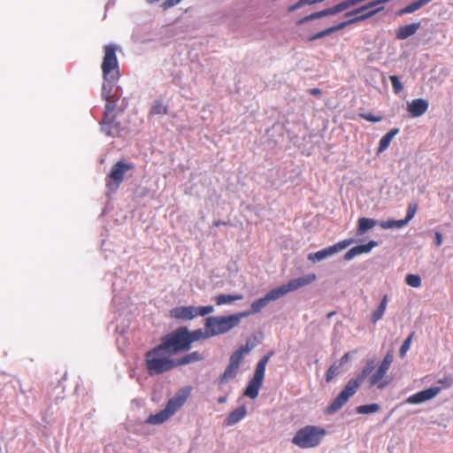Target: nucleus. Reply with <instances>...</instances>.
<instances>
[{
  "mask_svg": "<svg viewBox=\"0 0 453 453\" xmlns=\"http://www.w3.org/2000/svg\"><path fill=\"white\" fill-rule=\"evenodd\" d=\"M375 368V360L370 359L367 360L365 366L363 367L360 373H358L355 378H352L351 380L353 381L357 382V385L360 387L362 383L365 381V380L367 378L368 375L372 373V372Z\"/></svg>",
  "mask_w": 453,
  "mask_h": 453,
  "instance_id": "5701e85b",
  "label": "nucleus"
},
{
  "mask_svg": "<svg viewBox=\"0 0 453 453\" xmlns=\"http://www.w3.org/2000/svg\"><path fill=\"white\" fill-rule=\"evenodd\" d=\"M371 9V6H369V3H367L365 5H362L355 10H352L350 12H349V14L348 15H357V14H363L364 12L367 11Z\"/></svg>",
  "mask_w": 453,
  "mask_h": 453,
  "instance_id": "8fccbe9b",
  "label": "nucleus"
},
{
  "mask_svg": "<svg viewBox=\"0 0 453 453\" xmlns=\"http://www.w3.org/2000/svg\"><path fill=\"white\" fill-rule=\"evenodd\" d=\"M440 391H441L440 387L429 388L427 389L419 391L412 395H410L406 399V403H411V404H418V403H425V402L435 397L440 393Z\"/></svg>",
  "mask_w": 453,
  "mask_h": 453,
  "instance_id": "f8f14e48",
  "label": "nucleus"
},
{
  "mask_svg": "<svg viewBox=\"0 0 453 453\" xmlns=\"http://www.w3.org/2000/svg\"><path fill=\"white\" fill-rule=\"evenodd\" d=\"M417 211H418L417 203H410L408 205L406 216L403 219L405 222V225H407L414 218Z\"/></svg>",
  "mask_w": 453,
  "mask_h": 453,
  "instance_id": "58836bf2",
  "label": "nucleus"
},
{
  "mask_svg": "<svg viewBox=\"0 0 453 453\" xmlns=\"http://www.w3.org/2000/svg\"><path fill=\"white\" fill-rule=\"evenodd\" d=\"M428 3H430L428 0H417V1H414V2L407 4L405 7H403V8L400 9L399 11H397L396 15L401 17V16H403V15H406V14L413 13L416 11H418V10L421 9L422 7H424Z\"/></svg>",
  "mask_w": 453,
  "mask_h": 453,
  "instance_id": "b1692460",
  "label": "nucleus"
},
{
  "mask_svg": "<svg viewBox=\"0 0 453 453\" xmlns=\"http://www.w3.org/2000/svg\"><path fill=\"white\" fill-rule=\"evenodd\" d=\"M243 355L244 354L238 349L230 356L229 364L239 368L243 358Z\"/></svg>",
  "mask_w": 453,
  "mask_h": 453,
  "instance_id": "e433bc0d",
  "label": "nucleus"
},
{
  "mask_svg": "<svg viewBox=\"0 0 453 453\" xmlns=\"http://www.w3.org/2000/svg\"><path fill=\"white\" fill-rule=\"evenodd\" d=\"M387 372L386 369L379 366L377 371L369 378L370 386H377L380 389L384 388L388 384V380H384Z\"/></svg>",
  "mask_w": 453,
  "mask_h": 453,
  "instance_id": "a211bd4d",
  "label": "nucleus"
},
{
  "mask_svg": "<svg viewBox=\"0 0 453 453\" xmlns=\"http://www.w3.org/2000/svg\"><path fill=\"white\" fill-rule=\"evenodd\" d=\"M389 79H390L394 92L395 94H399L400 92H402L403 86V83L401 82L400 79L398 78V76L391 75L389 77Z\"/></svg>",
  "mask_w": 453,
  "mask_h": 453,
  "instance_id": "79ce46f5",
  "label": "nucleus"
},
{
  "mask_svg": "<svg viewBox=\"0 0 453 453\" xmlns=\"http://www.w3.org/2000/svg\"><path fill=\"white\" fill-rule=\"evenodd\" d=\"M387 372L386 369L379 366L377 371L369 378L370 386H377L380 389L384 388L388 384V380H384Z\"/></svg>",
  "mask_w": 453,
  "mask_h": 453,
  "instance_id": "aec40b11",
  "label": "nucleus"
},
{
  "mask_svg": "<svg viewBox=\"0 0 453 453\" xmlns=\"http://www.w3.org/2000/svg\"><path fill=\"white\" fill-rule=\"evenodd\" d=\"M309 21H311V20L310 15H307V16L303 17V19H299L297 21V25H303V24L307 23Z\"/></svg>",
  "mask_w": 453,
  "mask_h": 453,
  "instance_id": "052dcab7",
  "label": "nucleus"
},
{
  "mask_svg": "<svg viewBox=\"0 0 453 453\" xmlns=\"http://www.w3.org/2000/svg\"><path fill=\"white\" fill-rule=\"evenodd\" d=\"M241 299H242V295L221 294V295H218L214 297V301H215L216 304L219 306L227 304V303H230L232 302L238 301Z\"/></svg>",
  "mask_w": 453,
  "mask_h": 453,
  "instance_id": "c756f323",
  "label": "nucleus"
},
{
  "mask_svg": "<svg viewBox=\"0 0 453 453\" xmlns=\"http://www.w3.org/2000/svg\"><path fill=\"white\" fill-rule=\"evenodd\" d=\"M380 410V406L378 403L360 405L356 409L358 414H372L379 411Z\"/></svg>",
  "mask_w": 453,
  "mask_h": 453,
  "instance_id": "f704fd0d",
  "label": "nucleus"
},
{
  "mask_svg": "<svg viewBox=\"0 0 453 453\" xmlns=\"http://www.w3.org/2000/svg\"><path fill=\"white\" fill-rule=\"evenodd\" d=\"M348 14H349V12H346V13L344 14V16H345V17H347V18H350V19H351V17H352V18H353V17H355V15H348Z\"/></svg>",
  "mask_w": 453,
  "mask_h": 453,
  "instance_id": "774afa93",
  "label": "nucleus"
},
{
  "mask_svg": "<svg viewBox=\"0 0 453 453\" xmlns=\"http://www.w3.org/2000/svg\"><path fill=\"white\" fill-rule=\"evenodd\" d=\"M354 242H355V240L352 238L345 239V240L341 241L332 246H329L323 250H320L317 252L310 253L308 255V260H310L313 263L319 262V261L326 259V258L338 253L339 251L346 249L350 244H352Z\"/></svg>",
  "mask_w": 453,
  "mask_h": 453,
  "instance_id": "6e6552de",
  "label": "nucleus"
},
{
  "mask_svg": "<svg viewBox=\"0 0 453 453\" xmlns=\"http://www.w3.org/2000/svg\"><path fill=\"white\" fill-rule=\"evenodd\" d=\"M349 358L350 353L347 352L341 357V359L338 361V364L341 365V366H342L345 363H347L349 360Z\"/></svg>",
  "mask_w": 453,
  "mask_h": 453,
  "instance_id": "4d7b16f0",
  "label": "nucleus"
},
{
  "mask_svg": "<svg viewBox=\"0 0 453 453\" xmlns=\"http://www.w3.org/2000/svg\"><path fill=\"white\" fill-rule=\"evenodd\" d=\"M321 14H322V18L323 17H326V16H329V15H332L329 8H326V9H324L321 11Z\"/></svg>",
  "mask_w": 453,
  "mask_h": 453,
  "instance_id": "680f3d73",
  "label": "nucleus"
},
{
  "mask_svg": "<svg viewBox=\"0 0 453 453\" xmlns=\"http://www.w3.org/2000/svg\"><path fill=\"white\" fill-rule=\"evenodd\" d=\"M304 1H305V4H309V5L318 4L317 0H304Z\"/></svg>",
  "mask_w": 453,
  "mask_h": 453,
  "instance_id": "0e129e2a",
  "label": "nucleus"
},
{
  "mask_svg": "<svg viewBox=\"0 0 453 453\" xmlns=\"http://www.w3.org/2000/svg\"><path fill=\"white\" fill-rule=\"evenodd\" d=\"M377 225L380 226V221H378V220H376L374 219L360 218L358 219L357 234V235H363L368 230H370L371 228L374 227Z\"/></svg>",
  "mask_w": 453,
  "mask_h": 453,
  "instance_id": "393cba45",
  "label": "nucleus"
},
{
  "mask_svg": "<svg viewBox=\"0 0 453 453\" xmlns=\"http://www.w3.org/2000/svg\"><path fill=\"white\" fill-rule=\"evenodd\" d=\"M171 417L168 415L167 411L163 409L159 412L156 414L150 415L146 419L147 424L150 425H159L169 419Z\"/></svg>",
  "mask_w": 453,
  "mask_h": 453,
  "instance_id": "bb28decb",
  "label": "nucleus"
},
{
  "mask_svg": "<svg viewBox=\"0 0 453 453\" xmlns=\"http://www.w3.org/2000/svg\"><path fill=\"white\" fill-rule=\"evenodd\" d=\"M394 361V354L393 352L390 350L388 351L386 356L384 357L382 362L380 363V366L382 367L383 369H386L387 371H388L391 364L393 363Z\"/></svg>",
  "mask_w": 453,
  "mask_h": 453,
  "instance_id": "49530a36",
  "label": "nucleus"
},
{
  "mask_svg": "<svg viewBox=\"0 0 453 453\" xmlns=\"http://www.w3.org/2000/svg\"><path fill=\"white\" fill-rule=\"evenodd\" d=\"M101 130L108 136H121L124 127L121 123L117 120L116 115L111 114L108 118L104 116L100 121Z\"/></svg>",
  "mask_w": 453,
  "mask_h": 453,
  "instance_id": "9d476101",
  "label": "nucleus"
},
{
  "mask_svg": "<svg viewBox=\"0 0 453 453\" xmlns=\"http://www.w3.org/2000/svg\"><path fill=\"white\" fill-rule=\"evenodd\" d=\"M117 47L114 44H108L104 47V58L101 65L103 73L102 97L106 101L104 116L108 118L115 114L119 88H115L120 77L119 61L116 55Z\"/></svg>",
  "mask_w": 453,
  "mask_h": 453,
  "instance_id": "f03ea898",
  "label": "nucleus"
},
{
  "mask_svg": "<svg viewBox=\"0 0 453 453\" xmlns=\"http://www.w3.org/2000/svg\"><path fill=\"white\" fill-rule=\"evenodd\" d=\"M304 5H306L304 0H298L295 4L289 6L288 10L289 12H293Z\"/></svg>",
  "mask_w": 453,
  "mask_h": 453,
  "instance_id": "603ef678",
  "label": "nucleus"
},
{
  "mask_svg": "<svg viewBox=\"0 0 453 453\" xmlns=\"http://www.w3.org/2000/svg\"><path fill=\"white\" fill-rule=\"evenodd\" d=\"M325 434L326 431L322 427L305 426L296 432L292 443L301 449L314 448L320 444Z\"/></svg>",
  "mask_w": 453,
  "mask_h": 453,
  "instance_id": "39448f33",
  "label": "nucleus"
},
{
  "mask_svg": "<svg viewBox=\"0 0 453 453\" xmlns=\"http://www.w3.org/2000/svg\"><path fill=\"white\" fill-rule=\"evenodd\" d=\"M339 13L350 8L347 0L336 4Z\"/></svg>",
  "mask_w": 453,
  "mask_h": 453,
  "instance_id": "5fc2aeb1",
  "label": "nucleus"
},
{
  "mask_svg": "<svg viewBox=\"0 0 453 453\" xmlns=\"http://www.w3.org/2000/svg\"><path fill=\"white\" fill-rule=\"evenodd\" d=\"M385 9L384 6L377 7L375 9L370 10L365 13L362 14L363 20H366L368 19H371L372 17L375 16L379 12H382Z\"/></svg>",
  "mask_w": 453,
  "mask_h": 453,
  "instance_id": "09e8293b",
  "label": "nucleus"
},
{
  "mask_svg": "<svg viewBox=\"0 0 453 453\" xmlns=\"http://www.w3.org/2000/svg\"><path fill=\"white\" fill-rule=\"evenodd\" d=\"M232 329L233 326L227 316H211L204 320V329L191 331L187 326H180L167 334L181 353L188 351L195 342L225 334Z\"/></svg>",
  "mask_w": 453,
  "mask_h": 453,
  "instance_id": "f257e3e1",
  "label": "nucleus"
},
{
  "mask_svg": "<svg viewBox=\"0 0 453 453\" xmlns=\"http://www.w3.org/2000/svg\"><path fill=\"white\" fill-rule=\"evenodd\" d=\"M341 365L334 363L332 365L326 372V380L330 382L335 376L340 373Z\"/></svg>",
  "mask_w": 453,
  "mask_h": 453,
  "instance_id": "c9c22d12",
  "label": "nucleus"
},
{
  "mask_svg": "<svg viewBox=\"0 0 453 453\" xmlns=\"http://www.w3.org/2000/svg\"><path fill=\"white\" fill-rule=\"evenodd\" d=\"M134 165L132 163L121 160L115 163L109 174L105 177V187L107 188L106 195L110 196L111 193H115L124 180L125 174L127 172L134 170Z\"/></svg>",
  "mask_w": 453,
  "mask_h": 453,
  "instance_id": "423d86ee",
  "label": "nucleus"
},
{
  "mask_svg": "<svg viewBox=\"0 0 453 453\" xmlns=\"http://www.w3.org/2000/svg\"><path fill=\"white\" fill-rule=\"evenodd\" d=\"M359 386L357 382L353 381L351 379L347 382L343 389L337 395V396L333 400V402L326 408L325 413L327 415H332L341 410L349 399L353 396Z\"/></svg>",
  "mask_w": 453,
  "mask_h": 453,
  "instance_id": "0eeeda50",
  "label": "nucleus"
},
{
  "mask_svg": "<svg viewBox=\"0 0 453 453\" xmlns=\"http://www.w3.org/2000/svg\"><path fill=\"white\" fill-rule=\"evenodd\" d=\"M158 1L159 0H147V3L151 4H154V3L158 2Z\"/></svg>",
  "mask_w": 453,
  "mask_h": 453,
  "instance_id": "338daca9",
  "label": "nucleus"
},
{
  "mask_svg": "<svg viewBox=\"0 0 453 453\" xmlns=\"http://www.w3.org/2000/svg\"><path fill=\"white\" fill-rule=\"evenodd\" d=\"M339 30H342V28H341V27H339V24H337L335 26L328 27V28H326L325 30H322V31H320V32H319V33L310 36L308 38V41L312 42V41H315L317 39L323 38V37L330 35L334 32H336V31H339Z\"/></svg>",
  "mask_w": 453,
  "mask_h": 453,
  "instance_id": "473e14b6",
  "label": "nucleus"
},
{
  "mask_svg": "<svg viewBox=\"0 0 453 453\" xmlns=\"http://www.w3.org/2000/svg\"><path fill=\"white\" fill-rule=\"evenodd\" d=\"M315 280H316V275L314 273H309V274L303 275L302 277L290 280L287 284L278 287V289H279L281 296H284L291 291H295V290L299 289L300 288L310 285Z\"/></svg>",
  "mask_w": 453,
  "mask_h": 453,
  "instance_id": "1a4fd4ad",
  "label": "nucleus"
},
{
  "mask_svg": "<svg viewBox=\"0 0 453 453\" xmlns=\"http://www.w3.org/2000/svg\"><path fill=\"white\" fill-rule=\"evenodd\" d=\"M405 282L413 288H419L421 286V278L416 274H408L405 278Z\"/></svg>",
  "mask_w": 453,
  "mask_h": 453,
  "instance_id": "4c0bfd02",
  "label": "nucleus"
},
{
  "mask_svg": "<svg viewBox=\"0 0 453 453\" xmlns=\"http://www.w3.org/2000/svg\"><path fill=\"white\" fill-rule=\"evenodd\" d=\"M329 10H330L332 15L339 13L336 4L332 7H329Z\"/></svg>",
  "mask_w": 453,
  "mask_h": 453,
  "instance_id": "e2e57ef3",
  "label": "nucleus"
},
{
  "mask_svg": "<svg viewBox=\"0 0 453 453\" xmlns=\"http://www.w3.org/2000/svg\"><path fill=\"white\" fill-rule=\"evenodd\" d=\"M204 359V356L199 351L190 352L180 358L175 359L176 367L183 366L186 365H189L192 363L203 361Z\"/></svg>",
  "mask_w": 453,
  "mask_h": 453,
  "instance_id": "4be33fe9",
  "label": "nucleus"
},
{
  "mask_svg": "<svg viewBox=\"0 0 453 453\" xmlns=\"http://www.w3.org/2000/svg\"><path fill=\"white\" fill-rule=\"evenodd\" d=\"M265 376L254 372L253 377L249 381L245 390H244V395L251 398L256 399L259 394V389L263 385Z\"/></svg>",
  "mask_w": 453,
  "mask_h": 453,
  "instance_id": "4468645a",
  "label": "nucleus"
},
{
  "mask_svg": "<svg viewBox=\"0 0 453 453\" xmlns=\"http://www.w3.org/2000/svg\"><path fill=\"white\" fill-rule=\"evenodd\" d=\"M309 94L312 96H319L321 94V90L319 88H313L308 90Z\"/></svg>",
  "mask_w": 453,
  "mask_h": 453,
  "instance_id": "13d9d810",
  "label": "nucleus"
},
{
  "mask_svg": "<svg viewBox=\"0 0 453 453\" xmlns=\"http://www.w3.org/2000/svg\"><path fill=\"white\" fill-rule=\"evenodd\" d=\"M387 304H388V296L385 295L382 297L380 305L377 307V309L373 311V313L372 315V321L373 323H376L380 319H382V317L384 315V312H385V310L387 308Z\"/></svg>",
  "mask_w": 453,
  "mask_h": 453,
  "instance_id": "7c9ffc66",
  "label": "nucleus"
},
{
  "mask_svg": "<svg viewBox=\"0 0 453 453\" xmlns=\"http://www.w3.org/2000/svg\"><path fill=\"white\" fill-rule=\"evenodd\" d=\"M405 226V222L403 219H389L387 221H380V226L383 229L402 228Z\"/></svg>",
  "mask_w": 453,
  "mask_h": 453,
  "instance_id": "72a5a7b5",
  "label": "nucleus"
},
{
  "mask_svg": "<svg viewBox=\"0 0 453 453\" xmlns=\"http://www.w3.org/2000/svg\"><path fill=\"white\" fill-rule=\"evenodd\" d=\"M413 336H414V332H412L403 342V344L400 348V350H399V354L401 357H403L406 354V352L409 350Z\"/></svg>",
  "mask_w": 453,
  "mask_h": 453,
  "instance_id": "37998d69",
  "label": "nucleus"
},
{
  "mask_svg": "<svg viewBox=\"0 0 453 453\" xmlns=\"http://www.w3.org/2000/svg\"><path fill=\"white\" fill-rule=\"evenodd\" d=\"M238 370H239L238 367H235V366L228 364V365L225 369L224 372L218 380L219 383L225 384L228 380L234 379L236 376Z\"/></svg>",
  "mask_w": 453,
  "mask_h": 453,
  "instance_id": "c85d7f7f",
  "label": "nucleus"
},
{
  "mask_svg": "<svg viewBox=\"0 0 453 453\" xmlns=\"http://www.w3.org/2000/svg\"><path fill=\"white\" fill-rule=\"evenodd\" d=\"M399 133L398 128H393L389 132H388L386 134H384L379 143V148L377 153H381L384 150H386L393 138Z\"/></svg>",
  "mask_w": 453,
  "mask_h": 453,
  "instance_id": "a878e982",
  "label": "nucleus"
},
{
  "mask_svg": "<svg viewBox=\"0 0 453 453\" xmlns=\"http://www.w3.org/2000/svg\"><path fill=\"white\" fill-rule=\"evenodd\" d=\"M247 414V408L245 405H242L233 411H231L226 418L225 419L226 426H234L241 421Z\"/></svg>",
  "mask_w": 453,
  "mask_h": 453,
  "instance_id": "412c9836",
  "label": "nucleus"
},
{
  "mask_svg": "<svg viewBox=\"0 0 453 453\" xmlns=\"http://www.w3.org/2000/svg\"><path fill=\"white\" fill-rule=\"evenodd\" d=\"M387 372L386 369L379 366L377 371L369 378L370 386H377L380 389L384 388L388 384V380H384Z\"/></svg>",
  "mask_w": 453,
  "mask_h": 453,
  "instance_id": "6ab92c4d",
  "label": "nucleus"
},
{
  "mask_svg": "<svg viewBox=\"0 0 453 453\" xmlns=\"http://www.w3.org/2000/svg\"><path fill=\"white\" fill-rule=\"evenodd\" d=\"M189 392V388H183L177 392L173 397L168 400L164 409L167 411L170 417L174 415V413L184 405L188 397Z\"/></svg>",
  "mask_w": 453,
  "mask_h": 453,
  "instance_id": "9b49d317",
  "label": "nucleus"
},
{
  "mask_svg": "<svg viewBox=\"0 0 453 453\" xmlns=\"http://www.w3.org/2000/svg\"><path fill=\"white\" fill-rule=\"evenodd\" d=\"M428 101L423 98H417L407 104V111L414 118L423 115L428 109Z\"/></svg>",
  "mask_w": 453,
  "mask_h": 453,
  "instance_id": "dca6fc26",
  "label": "nucleus"
},
{
  "mask_svg": "<svg viewBox=\"0 0 453 453\" xmlns=\"http://www.w3.org/2000/svg\"><path fill=\"white\" fill-rule=\"evenodd\" d=\"M339 13L350 8L347 0L336 4Z\"/></svg>",
  "mask_w": 453,
  "mask_h": 453,
  "instance_id": "864d4df0",
  "label": "nucleus"
},
{
  "mask_svg": "<svg viewBox=\"0 0 453 453\" xmlns=\"http://www.w3.org/2000/svg\"><path fill=\"white\" fill-rule=\"evenodd\" d=\"M281 297L282 296L278 288H275L266 293L263 297L254 301L251 303L250 310L227 315L233 328L240 325L242 319L260 312L262 309L267 306L271 302L276 301Z\"/></svg>",
  "mask_w": 453,
  "mask_h": 453,
  "instance_id": "20e7f679",
  "label": "nucleus"
},
{
  "mask_svg": "<svg viewBox=\"0 0 453 453\" xmlns=\"http://www.w3.org/2000/svg\"><path fill=\"white\" fill-rule=\"evenodd\" d=\"M168 113V107L164 104L162 100H154L150 112V115H166Z\"/></svg>",
  "mask_w": 453,
  "mask_h": 453,
  "instance_id": "cd10ccee",
  "label": "nucleus"
},
{
  "mask_svg": "<svg viewBox=\"0 0 453 453\" xmlns=\"http://www.w3.org/2000/svg\"><path fill=\"white\" fill-rule=\"evenodd\" d=\"M361 21H364L363 18H362V14H357V15H355V17H353L348 20L339 23V27H341V28L343 29L346 27H349V26L356 24V23H359Z\"/></svg>",
  "mask_w": 453,
  "mask_h": 453,
  "instance_id": "c03bdc74",
  "label": "nucleus"
},
{
  "mask_svg": "<svg viewBox=\"0 0 453 453\" xmlns=\"http://www.w3.org/2000/svg\"><path fill=\"white\" fill-rule=\"evenodd\" d=\"M257 344V337L254 336L253 339H248L246 341L245 345H242L239 348V349L243 353H249L252 349H254Z\"/></svg>",
  "mask_w": 453,
  "mask_h": 453,
  "instance_id": "a19ab883",
  "label": "nucleus"
},
{
  "mask_svg": "<svg viewBox=\"0 0 453 453\" xmlns=\"http://www.w3.org/2000/svg\"><path fill=\"white\" fill-rule=\"evenodd\" d=\"M421 22H414L409 25L402 26L395 31V37L398 40H405L410 36L415 35L420 28Z\"/></svg>",
  "mask_w": 453,
  "mask_h": 453,
  "instance_id": "f3484780",
  "label": "nucleus"
},
{
  "mask_svg": "<svg viewBox=\"0 0 453 453\" xmlns=\"http://www.w3.org/2000/svg\"><path fill=\"white\" fill-rule=\"evenodd\" d=\"M168 334L160 338V343L145 354V365L150 376L159 375L176 367L175 359L171 357L179 354Z\"/></svg>",
  "mask_w": 453,
  "mask_h": 453,
  "instance_id": "7ed1b4c3",
  "label": "nucleus"
},
{
  "mask_svg": "<svg viewBox=\"0 0 453 453\" xmlns=\"http://www.w3.org/2000/svg\"><path fill=\"white\" fill-rule=\"evenodd\" d=\"M359 117L373 123H377L382 120V117L375 116L372 112L359 113Z\"/></svg>",
  "mask_w": 453,
  "mask_h": 453,
  "instance_id": "de8ad7c7",
  "label": "nucleus"
},
{
  "mask_svg": "<svg viewBox=\"0 0 453 453\" xmlns=\"http://www.w3.org/2000/svg\"><path fill=\"white\" fill-rule=\"evenodd\" d=\"M218 402H219V403H226V396H220V397L219 398Z\"/></svg>",
  "mask_w": 453,
  "mask_h": 453,
  "instance_id": "69168bd1",
  "label": "nucleus"
},
{
  "mask_svg": "<svg viewBox=\"0 0 453 453\" xmlns=\"http://www.w3.org/2000/svg\"><path fill=\"white\" fill-rule=\"evenodd\" d=\"M273 351L268 352L266 355L261 357V359L257 362L255 369V372L259 373L265 376V367L270 360V358L273 356Z\"/></svg>",
  "mask_w": 453,
  "mask_h": 453,
  "instance_id": "2f4dec72",
  "label": "nucleus"
},
{
  "mask_svg": "<svg viewBox=\"0 0 453 453\" xmlns=\"http://www.w3.org/2000/svg\"><path fill=\"white\" fill-rule=\"evenodd\" d=\"M378 246V242L374 240H371L366 244L357 245L349 250L344 255V260L350 261L355 257L364 254L369 253L374 247Z\"/></svg>",
  "mask_w": 453,
  "mask_h": 453,
  "instance_id": "2eb2a0df",
  "label": "nucleus"
},
{
  "mask_svg": "<svg viewBox=\"0 0 453 453\" xmlns=\"http://www.w3.org/2000/svg\"><path fill=\"white\" fill-rule=\"evenodd\" d=\"M434 237H435V244L437 247L441 246L442 244V234L440 233V232H435V234H434Z\"/></svg>",
  "mask_w": 453,
  "mask_h": 453,
  "instance_id": "6e6d98bb",
  "label": "nucleus"
},
{
  "mask_svg": "<svg viewBox=\"0 0 453 453\" xmlns=\"http://www.w3.org/2000/svg\"><path fill=\"white\" fill-rule=\"evenodd\" d=\"M196 306H177L170 310V316L175 319L188 321L196 318Z\"/></svg>",
  "mask_w": 453,
  "mask_h": 453,
  "instance_id": "ddd939ff",
  "label": "nucleus"
},
{
  "mask_svg": "<svg viewBox=\"0 0 453 453\" xmlns=\"http://www.w3.org/2000/svg\"><path fill=\"white\" fill-rule=\"evenodd\" d=\"M311 20L322 18L321 11L310 14Z\"/></svg>",
  "mask_w": 453,
  "mask_h": 453,
  "instance_id": "bf43d9fd",
  "label": "nucleus"
},
{
  "mask_svg": "<svg viewBox=\"0 0 453 453\" xmlns=\"http://www.w3.org/2000/svg\"><path fill=\"white\" fill-rule=\"evenodd\" d=\"M196 317H204L208 314L214 312L213 305H206V306H196Z\"/></svg>",
  "mask_w": 453,
  "mask_h": 453,
  "instance_id": "ea45409f",
  "label": "nucleus"
},
{
  "mask_svg": "<svg viewBox=\"0 0 453 453\" xmlns=\"http://www.w3.org/2000/svg\"><path fill=\"white\" fill-rule=\"evenodd\" d=\"M394 361V354L393 352L390 350L388 351L386 356L384 357L382 362L380 363V366L382 367L383 369H386L387 371H388L391 364L393 363Z\"/></svg>",
  "mask_w": 453,
  "mask_h": 453,
  "instance_id": "a18cd8bd",
  "label": "nucleus"
},
{
  "mask_svg": "<svg viewBox=\"0 0 453 453\" xmlns=\"http://www.w3.org/2000/svg\"><path fill=\"white\" fill-rule=\"evenodd\" d=\"M182 0H165L162 4H161V7L163 8V10H167L176 4H178L179 3H180Z\"/></svg>",
  "mask_w": 453,
  "mask_h": 453,
  "instance_id": "3c124183",
  "label": "nucleus"
}]
</instances>
